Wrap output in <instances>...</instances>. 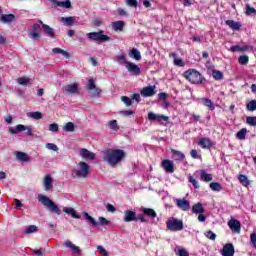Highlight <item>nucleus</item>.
I'll use <instances>...</instances> for the list:
<instances>
[{
    "label": "nucleus",
    "instance_id": "nucleus-1",
    "mask_svg": "<svg viewBox=\"0 0 256 256\" xmlns=\"http://www.w3.org/2000/svg\"><path fill=\"white\" fill-rule=\"evenodd\" d=\"M125 151L121 149H110L104 152L102 160L108 163L110 167H117L125 159Z\"/></svg>",
    "mask_w": 256,
    "mask_h": 256
},
{
    "label": "nucleus",
    "instance_id": "nucleus-2",
    "mask_svg": "<svg viewBox=\"0 0 256 256\" xmlns=\"http://www.w3.org/2000/svg\"><path fill=\"white\" fill-rule=\"evenodd\" d=\"M184 77L193 85H203L205 78L195 69H189L184 72Z\"/></svg>",
    "mask_w": 256,
    "mask_h": 256
},
{
    "label": "nucleus",
    "instance_id": "nucleus-3",
    "mask_svg": "<svg viewBox=\"0 0 256 256\" xmlns=\"http://www.w3.org/2000/svg\"><path fill=\"white\" fill-rule=\"evenodd\" d=\"M38 201L39 203H42L44 207H47L48 211H50L51 213H55L56 215H61V208H59V206H57L55 202L50 200L49 197L43 194H40L38 195Z\"/></svg>",
    "mask_w": 256,
    "mask_h": 256
},
{
    "label": "nucleus",
    "instance_id": "nucleus-4",
    "mask_svg": "<svg viewBox=\"0 0 256 256\" xmlns=\"http://www.w3.org/2000/svg\"><path fill=\"white\" fill-rule=\"evenodd\" d=\"M89 175V164L85 162H80L78 164V169L72 172V177L74 179H86Z\"/></svg>",
    "mask_w": 256,
    "mask_h": 256
},
{
    "label": "nucleus",
    "instance_id": "nucleus-5",
    "mask_svg": "<svg viewBox=\"0 0 256 256\" xmlns=\"http://www.w3.org/2000/svg\"><path fill=\"white\" fill-rule=\"evenodd\" d=\"M86 37L90 41H96L97 43H107V41H111V37L103 34V31L87 33Z\"/></svg>",
    "mask_w": 256,
    "mask_h": 256
},
{
    "label": "nucleus",
    "instance_id": "nucleus-6",
    "mask_svg": "<svg viewBox=\"0 0 256 256\" xmlns=\"http://www.w3.org/2000/svg\"><path fill=\"white\" fill-rule=\"evenodd\" d=\"M166 227L169 231H183V220L172 217L167 220Z\"/></svg>",
    "mask_w": 256,
    "mask_h": 256
},
{
    "label": "nucleus",
    "instance_id": "nucleus-7",
    "mask_svg": "<svg viewBox=\"0 0 256 256\" xmlns=\"http://www.w3.org/2000/svg\"><path fill=\"white\" fill-rule=\"evenodd\" d=\"M194 177H199L200 181H204V183H209V182L213 181V174H209L205 170L195 171Z\"/></svg>",
    "mask_w": 256,
    "mask_h": 256
},
{
    "label": "nucleus",
    "instance_id": "nucleus-8",
    "mask_svg": "<svg viewBox=\"0 0 256 256\" xmlns=\"http://www.w3.org/2000/svg\"><path fill=\"white\" fill-rule=\"evenodd\" d=\"M148 119H149V121H158V123H161V125H163L164 123H167V121H169L168 116L161 115V114H155V112H149Z\"/></svg>",
    "mask_w": 256,
    "mask_h": 256
},
{
    "label": "nucleus",
    "instance_id": "nucleus-9",
    "mask_svg": "<svg viewBox=\"0 0 256 256\" xmlns=\"http://www.w3.org/2000/svg\"><path fill=\"white\" fill-rule=\"evenodd\" d=\"M176 206L181 211H190L191 210V203L185 198H177L175 200Z\"/></svg>",
    "mask_w": 256,
    "mask_h": 256
},
{
    "label": "nucleus",
    "instance_id": "nucleus-10",
    "mask_svg": "<svg viewBox=\"0 0 256 256\" xmlns=\"http://www.w3.org/2000/svg\"><path fill=\"white\" fill-rule=\"evenodd\" d=\"M63 91L65 95H75L76 93H79V83H72L68 84L63 87Z\"/></svg>",
    "mask_w": 256,
    "mask_h": 256
},
{
    "label": "nucleus",
    "instance_id": "nucleus-11",
    "mask_svg": "<svg viewBox=\"0 0 256 256\" xmlns=\"http://www.w3.org/2000/svg\"><path fill=\"white\" fill-rule=\"evenodd\" d=\"M126 69L130 73V75H134L135 77L141 75V68L139 67V65L133 62H128L126 65Z\"/></svg>",
    "mask_w": 256,
    "mask_h": 256
},
{
    "label": "nucleus",
    "instance_id": "nucleus-12",
    "mask_svg": "<svg viewBox=\"0 0 256 256\" xmlns=\"http://www.w3.org/2000/svg\"><path fill=\"white\" fill-rule=\"evenodd\" d=\"M38 23H40L41 27H42V31L43 33H45V35L47 37H50V39H55V29L51 28V26L43 23V21L38 20Z\"/></svg>",
    "mask_w": 256,
    "mask_h": 256
},
{
    "label": "nucleus",
    "instance_id": "nucleus-13",
    "mask_svg": "<svg viewBox=\"0 0 256 256\" xmlns=\"http://www.w3.org/2000/svg\"><path fill=\"white\" fill-rule=\"evenodd\" d=\"M162 169L166 171V173H175V163L172 160L166 159L161 163Z\"/></svg>",
    "mask_w": 256,
    "mask_h": 256
},
{
    "label": "nucleus",
    "instance_id": "nucleus-14",
    "mask_svg": "<svg viewBox=\"0 0 256 256\" xmlns=\"http://www.w3.org/2000/svg\"><path fill=\"white\" fill-rule=\"evenodd\" d=\"M228 227H230L233 233H237L238 235L241 233V222L239 220L231 219L228 222Z\"/></svg>",
    "mask_w": 256,
    "mask_h": 256
},
{
    "label": "nucleus",
    "instance_id": "nucleus-15",
    "mask_svg": "<svg viewBox=\"0 0 256 256\" xmlns=\"http://www.w3.org/2000/svg\"><path fill=\"white\" fill-rule=\"evenodd\" d=\"M123 221L125 223H131V221H137V212H135L133 210H126L124 212Z\"/></svg>",
    "mask_w": 256,
    "mask_h": 256
},
{
    "label": "nucleus",
    "instance_id": "nucleus-16",
    "mask_svg": "<svg viewBox=\"0 0 256 256\" xmlns=\"http://www.w3.org/2000/svg\"><path fill=\"white\" fill-rule=\"evenodd\" d=\"M221 255L222 256H233L235 255V247L233 244H226L223 246L221 250Z\"/></svg>",
    "mask_w": 256,
    "mask_h": 256
},
{
    "label": "nucleus",
    "instance_id": "nucleus-17",
    "mask_svg": "<svg viewBox=\"0 0 256 256\" xmlns=\"http://www.w3.org/2000/svg\"><path fill=\"white\" fill-rule=\"evenodd\" d=\"M155 86H147L142 88V90L140 91V95H142V97H153V95H155Z\"/></svg>",
    "mask_w": 256,
    "mask_h": 256
},
{
    "label": "nucleus",
    "instance_id": "nucleus-18",
    "mask_svg": "<svg viewBox=\"0 0 256 256\" xmlns=\"http://www.w3.org/2000/svg\"><path fill=\"white\" fill-rule=\"evenodd\" d=\"M79 155H80V157H82V159H87L89 161H93V159H95V153L89 151L86 148H82L79 151Z\"/></svg>",
    "mask_w": 256,
    "mask_h": 256
},
{
    "label": "nucleus",
    "instance_id": "nucleus-19",
    "mask_svg": "<svg viewBox=\"0 0 256 256\" xmlns=\"http://www.w3.org/2000/svg\"><path fill=\"white\" fill-rule=\"evenodd\" d=\"M64 245H65V247H67L68 249H71V251H72L75 255H81V248H79V246H76L75 244H73V242H71L70 240H65V241H64Z\"/></svg>",
    "mask_w": 256,
    "mask_h": 256
},
{
    "label": "nucleus",
    "instance_id": "nucleus-20",
    "mask_svg": "<svg viewBox=\"0 0 256 256\" xmlns=\"http://www.w3.org/2000/svg\"><path fill=\"white\" fill-rule=\"evenodd\" d=\"M44 191H51L53 189V179L51 174H47L43 180Z\"/></svg>",
    "mask_w": 256,
    "mask_h": 256
},
{
    "label": "nucleus",
    "instance_id": "nucleus-21",
    "mask_svg": "<svg viewBox=\"0 0 256 256\" xmlns=\"http://www.w3.org/2000/svg\"><path fill=\"white\" fill-rule=\"evenodd\" d=\"M51 2L54 7H63L64 9H71L70 0H65V1L51 0Z\"/></svg>",
    "mask_w": 256,
    "mask_h": 256
},
{
    "label": "nucleus",
    "instance_id": "nucleus-22",
    "mask_svg": "<svg viewBox=\"0 0 256 256\" xmlns=\"http://www.w3.org/2000/svg\"><path fill=\"white\" fill-rule=\"evenodd\" d=\"M198 145L202 147V149H211L213 142L209 138H201L198 142Z\"/></svg>",
    "mask_w": 256,
    "mask_h": 256
},
{
    "label": "nucleus",
    "instance_id": "nucleus-23",
    "mask_svg": "<svg viewBox=\"0 0 256 256\" xmlns=\"http://www.w3.org/2000/svg\"><path fill=\"white\" fill-rule=\"evenodd\" d=\"M21 131H27V127L23 124H18L15 127L9 128V133H11V135H17V133H21Z\"/></svg>",
    "mask_w": 256,
    "mask_h": 256
},
{
    "label": "nucleus",
    "instance_id": "nucleus-24",
    "mask_svg": "<svg viewBox=\"0 0 256 256\" xmlns=\"http://www.w3.org/2000/svg\"><path fill=\"white\" fill-rule=\"evenodd\" d=\"M15 155L18 161H22L24 163H29V161H31V156H28L25 152H15Z\"/></svg>",
    "mask_w": 256,
    "mask_h": 256
},
{
    "label": "nucleus",
    "instance_id": "nucleus-25",
    "mask_svg": "<svg viewBox=\"0 0 256 256\" xmlns=\"http://www.w3.org/2000/svg\"><path fill=\"white\" fill-rule=\"evenodd\" d=\"M128 55L131 59H135V61H141V52L137 48H132Z\"/></svg>",
    "mask_w": 256,
    "mask_h": 256
},
{
    "label": "nucleus",
    "instance_id": "nucleus-26",
    "mask_svg": "<svg viewBox=\"0 0 256 256\" xmlns=\"http://www.w3.org/2000/svg\"><path fill=\"white\" fill-rule=\"evenodd\" d=\"M200 101L202 105H204V107H207L210 111H215V104H213V101H211V99L201 98Z\"/></svg>",
    "mask_w": 256,
    "mask_h": 256
},
{
    "label": "nucleus",
    "instance_id": "nucleus-27",
    "mask_svg": "<svg viewBox=\"0 0 256 256\" xmlns=\"http://www.w3.org/2000/svg\"><path fill=\"white\" fill-rule=\"evenodd\" d=\"M62 210L67 215H71L73 217V219H81V216L79 214H77V212H75V209L72 207H63Z\"/></svg>",
    "mask_w": 256,
    "mask_h": 256
},
{
    "label": "nucleus",
    "instance_id": "nucleus-28",
    "mask_svg": "<svg viewBox=\"0 0 256 256\" xmlns=\"http://www.w3.org/2000/svg\"><path fill=\"white\" fill-rule=\"evenodd\" d=\"M192 213H195L196 215L205 213V208H203V204L200 202L194 204L192 206Z\"/></svg>",
    "mask_w": 256,
    "mask_h": 256
},
{
    "label": "nucleus",
    "instance_id": "nucleus-29",
    "mask_svg": "<svg viewBox=\"0 0 256 256\" xmlns=\"http://www.w3.org/2000/svg\"><path fill=\"white\" fill-rule=\"evenodd\" d=\"M83 217H84L85 221H87V223H89L93 227H97V225H99L97 220H95V218H93L91 215H89V213L83 212Z\"/></svg>",
    "mask_w": 256,
    "mask_h": 256
},
{
    "label": "nucleus",
    "instance_id": "nucleus-30",
    "mask_svg": "<svg viewBox=\"0 0 256 256\" xmlns=\"http://www.w3.org/2000/svg\"><path fill=\"white\" fill-rule=\"evenodd\" d=\"M249 49H251L250 46L241 47L239 45H236V46H231L229 51H231V53H235L237 51H238V53H243L245 51H249Z\"/></svg>",
    "mask_w": 256,
    "mask_h": 256
},
{
    "label": "nucleus",
    "instance_id": "nucleus-31",
    "mask_svg": "<svg viewBox=\"0 0 256 256\" xmlns=\"http://www.w3.org/2000/svg\"><path fill=\"white\" fill-rule=\"evenodd\" d=\"M142 213L147 217H150V219H155V217H157V212L151 208H142Z\"/></svg>",
    "mask_w": 256,
    "mask_h": 256
},
{
    "label": "nucleus",
    "instance_id": "nucleus-32",
    "mask_svg": "<svg viewBox=\"0 0 256 256\" xmlns=\"http://www.w3.org/2000/svg\"><path fill=\"white\" fill-rule=\"evenodd\" d=\"M226 25H228L230 29H233V31H239V29H241V23L235 22L233 20H227Z\"/></svg>",
    "mask_w": 256,
    "mask_h": 256
},
{
    "label": "nucleus",
    "instance_id": "nucleus-33",
    "mask_svg": "<svg viewBox=\"0 0 256 256\" xmlns=\"http://www.w3.org/2000/svg\"><path fill=\"white\" fill-rule=\"evenodd\" d=\"M0 21H2V23H13V21H15V15L4 14L1 16Z\"/></svg>",
    "mask_w": 256,
    "mask_h": 256
},
{
    "label": "nucleus",
    "instance_id": "nucleus-34",
    "mask_svg": "<svg viewBox=\"0 0 256 256\" xmlns=\"http://www.w3.org/2000/svg\"><path fill=\"white\" fill-rule=\"evenodd\" d=\"M124 27H125V22L123 21H115L112 23L113 31H123Z\"/></svg>",
    "mask_w": 256,
    "mask_h": 256
},
{
    "label": "nucleus",
    "instance_id": "nucleus-35",
    "mask_svg": "<svg viewBox=\"0 0 256 256\" xmlns=\"http://www.w3.org/2000/svg\"><path fill=\"white\" fill-rule=\"evenodd\" d=\"M238 180L241 183V185H243V187H248L251 185V182L249 181V178H247L246 175L240 174L238 176Z\"/></svg>",
    "mask_w": 256,
    "mask_h": 256
},
{
    "label": "nucleus",
    "instance_id": "nucleus-36",
    "mask_svg": "<svg viewBox=\"0 0 256 256\" xmlns=\"http://www.w3.org/2000/svg\"><path fill=\"white\" fill-rule=\"evenodd\" d=\"M90 91V97H92V99H98V97H101V93H103V90L99 87H96Z\"/></svg>",
    "mask_w": 256,
    "mask_h": 256
},
{
    "label": "nucleus",
    "instance_id": "nucleus-37",
    "mask_svg": "<svg viewBox=\"0 0 256 256\" xmlns=\"http://www.w3.org/2000/svg\"><path fill=\"white\" fill-rule=\"evenodd\" d=\"M52 53H54V55H63V57H66V59H69L70 57L69 52L61 48H53Z\"/></svg>",
    "mask_w": 256,
    "mask_h": 256
},
{
    "label": "nucleus",
    "instance_id": "nucleus-38",
    "mask_svg": "<svg viewBox=\"0 0 256 256\" xmlns=\"http://www.w3.org/2000/svg\"><path fill=\"white\" fill-rule=\"evenodd\" d=\"M27 117L30 119H35L36 121H39V119H43V114L41 112H28Z\"/></svg>",
    "mask_w": 256,
    "mask_h": 256
},
{
    "label": "nucleus",
    "instance_id": "nucleus-39",
    "mask_svg": "<svg viewBox=\"0 0 256 256\" xmlns=\"http://www.w3.org/2000/svg\"><path fill=\"white\" fill-rule=\"evenodd\" d=\"M247 137V128H242L240 131L236 133V138L239 139V141H245Z\"/></svg>",
    "mask_w": 256,
    "mask_h": 256
},
{
    "label": "nucleus",
    "instance_id": "nucleus-40",
    "mask_svg": "<svg viewBox=\"0 0 256 256\" xmlns=\"http://www.w3.org/2000/svg\"><path fill=\"white\" fill-rule=\"evenodd\" d=\"M61 21H62V23H64V25L66 27H71L75 23V18H73L71 16L70 17H62Z\"/></svg>",
    "mask_w": 256,
    "mask_h": 256
},
{
    "label": "nucleus",
    "instance_id": "nucleus-41",
    "mask_svg": "<svg viewBox=\"0 0 256 256\" xmlns=\"http://www.w3.org/2000/svg\"><path fill=\"white\" fill-rule=\"evenodd\" d=\"M63 131L65 133H73L75 131V124L73 122H68L63 126Z\"/></svg>",
    "mask_w": 256,
    "mask_h": 256
},
{
    "label": "nucleus",
    "instance_id": "nucleus-42",
    "mask_svg": "<svg viewBox=\"0 0 256 256\" xmlns=\"http://www.w3.org/2000/svg\"><path fill=\"white\" fill-rule=\"evenodd\" d=\"M37 231H39V228L35 225H30L26 228V230L24 231L25 235H31V233H37Z\"/></svg>",
    "mask_w": 256,
    "mask_h": 256
},
{
    "label": "nucleus",
    "instance_id": "nucleus-43",
    "mask_svg": "<svg viewBox=\"0 0 256 256\" xmlns=\"http://www.w3.org/2000/svg\"><path fill=\"white\" fill-rule=\"evenodd\" d=\"M17 83L18 85H23L24 87H26V85H29V83H31V78L20 77L17 79Z\"/></svg>",
    "mask_w": 256,
    "mask_h": 256
},
{
    "label": "nucleus",
    "instance_id": "nucleus-44",
    "mask_svg": "<svg viewBox=\"0 0 256 256\" xmlns=\"http://www.w3.org/2000/svg\"><path fill=\"white\" fill-rule=\"evenodd\" d=\"M247 111H256V100H251L246 104Z\"/></svg>",
    "mask_w": 256,
    "mask_h": 256
},
{
    "label": "nucleus",
    "instance_id": "nucleus-45",
    "mask_svg": "<svg viewBox=\"0 0 256 256\" xmlns=\"http://www.w3.org/2000/svg\"><path fill=\"white\" fill-rule=\"evenodd\" d=\"M175 253L177 256H189V252H187V250L181 247H177L175 249Z\"/></svg>",
    "mask_w": 256,
    "mask_h": 256
},
{
    "label": "nucleus",
    "instance_id": "nucleus-46",
    "mask_svg": "<svg viewBox=\"0 0 256 256\" xmlns=\"http://www.w3.org/2000/svg\"><path fill=\"white\" fill-rule=\"evenodd\" d=\"M173 155L176 157V161H183L185 159V154H183L181 151L172 150Z\"/></svg>",
    "mask_w": 256,
    "mask_h": 256
},
{
    "label": "nucleus",
    "instance_id": "nucleus-47",
    "mask_svg": "<svg viewBox=\"0 0 256 256\" xmlns=\"http://www.w3.org/2000/svg\"><path fill=\"white\" fill-rule=\"evenodd\" d=\"M247 125H250V127H256V116H248L246 118Z\"/></svg>",
    "mask_w": 256,
    "mask_h": 256
},
{
    "label": "nucleus",
    "instance_id": "nucleus-48",
    "mask_svg": "<svg viewBox=\"0 0 256 256\" xmlns=\"http://www.w3.org/2000/svg\"><path fill=\"white\" fill-rule=\"evenodd\" d=\"M97 87V85L95 84V80H93V78L88 80V84L86 85V89L88 91H93V89H95Z\"/></svg>",
    "mask_w": 256,
    "mask_h": 256
},
{
    "label": "nucleus",
    "instance_id": "nucleus-49",
    "mask_svg": "<svg viewBox=\"0 0 256 256\" xmlns=\"http://www.w3.org/2000/svg\"><path fill=\"white\" fill-rule=\"evenodd\" d=\"M117 62L119 63V65H126V66L129 63L127 62V58L123 54L117 56Z\"/></svg>",
    "mask_w": 256,
    "mask_h": 256
},
{
    "label": "nucleus",
    "instance_id": "nucleus-50",
    "mask_svg": "<svg viewBox=\"0 0 256 256\" xmlns=\"http://www.w3.org/2000/svg\"><path fill=\"white\" fill-rule=\"evenodd\" d=\"M212 75L216 81H221V79H223V72L219 70H214L212 72Z\"/></svg>",
    "mask_w": 256,
    "mask_h": 256
},
{
    "label": "nucleus",
    "instance_id": "nucleus-51",
    "mask_svg": "<svg viewBox=\"0 0 256 256\" xmlns=\"http://www.w3.org/2000/svg\"><path fill=\"white\" fill-rule=\"evenodd\" d=\"M28 37L30 39H33V41L40 39L41 38V34H39L38 32L32 31L30 30V32L28 33Z\"/></svg>",
    "mask_w": 256,
    "mask_h": 256
},
{
    "label": "nucleus",
    "instance_id": "nucleus-52",
    "mask_svg": "<svg viewBox=\"0 0 256 256\" xmlns=\"http://www.w3.org/2000/svg\"><path fill=\"white\" fill-rule=\"evenodd\" d=\"M246 15L248 16L256 15V9L251 7L250 4H246Z\"/></svg>",
    "mask_w": 256,
    "mask_h": 256
},
{
    "label": "nucleus",
    "instance_id": "nucleus-53",
    "mask_svg": "<svg viewBox=\"0 0 256 256\" xmlns=\"http://www.w3.org/2000/svg\"><path fill=\"white\" fill-rule=\"evenodd\" d=\"M210 189L212 191H221L223 189V187H221V184H219L217 182H212V183H210Z\"/></svg>",
    "mask_w": 256,
    "mask_h": 256
},
{
    "label": "nucleus",
    "instance_id": "nucleus-54",
    "mask_svg": "<svg viewBox=\"0 0 256 256\" xmlns=\"http://www.w3.org/2000/svg\"><path fill=\"white\" fill-rule=\"evenodd\" d=\"M121 101L124 102L126 107H131V105H133V100L127 96H122Z\"/></svg>",
    "mask_w": 256,
    "mask_h": 256
},
{
    "label": "nucleus",
    "instance_id": "nucleus-55",
    "mask_svg": "<svg viewBox=\"0 0 256 256\" xmlns=\"http://www.w3.org/2000/svg\"><path fill=\"white\" fill-rule=\"evenodd\" d=\"M205 237H207V239H210V241H215V239H217V234H215L213 231L209 230V231L205 232Z\"/></svg>",
    "mask_w": 256,
    "mask_h": 256
},
{
    "label": "nucleus",
    "instance_id": "nucleus-56",
    "mask_svg": "<svg viewBox=\"0 0 256 256\" xmlns=\"http://www.w3.org/2000/svg\"><path fill=\"white\" fill-rule=\"evenodd\" d=\"M98 221L100 223V225H102L103 227H106L107 225H111V221L107 220L105 217L100 216L98 218Z\"/></svg>",
    "mask_w": 256,
    "mask_h": 256
},
{
    "label": "nucleus",
    "instance_id": "nucleus-57",
    "mask_svg": "<svg viewBox=\"0 0 256 256\" xmlns=\"http://www.w3.org/2000/svg\"><path fill=\"white\" fill-rule=\"evenodd\" d=\"M238 61H239L240 65H247V63H249V56L242 55L239 57Z\"/></svg>",
    "mask_w": 256,
    "mask_h": 256
},
{
    "label": "nucleus",
    "instance_id": "nucleus-58",
    "mask_svg": "<svg viewBox=\"0 0 256 256\" xmlns=\"http://www.w3.org/2000/svg\"><path fill=\"white\" fill-rule=\"evenodd\" d=\"M48 130L51 131L52 133H57L59 131V124L57 123H52L48 126Z\"/></svg>",
    "mask_w": 256,
    "mask_h": 256
},
{
    "label": "nucleus",
    "instance_id": "nucleus-59",
    "mask_svg": "<svg viewBox=\"0 0 256 256\" xmlns=\"http://www.w3.org/2000/svg\"><path fill=\"white\" fill-rule=\"evenodd\" d=\"M188 181L193 185L194 189H199V182L193 176H189Z\"/></svg>",
    "mask_w": 256,
    "mask_h": 256
},
{
    "label": "nucleus",
    "instance_id": "nucleus-60",
    "mask_svg": "<svg viewBox=\"0 0 256 256\" xmlns=\"http://www.w3.org/2000/svg\"><path fill=\"white\" fill-rule=\"evenodd\" d=\"M109 127L110 129H112L113 131H119V125H117V120H111L109 122Z\"/></svg>",
    "mask_w": 256,
    "mask_h": 256
},
{
    "label": "nucleus",
    "instance_id": "nucleus-61",
    "mask_svg": "<svg viewBox=\"0 0 256 256\" xmlns=\"http://www.w3.org/2000/svg\"><path fill=\"white\" fill-rule=\"evenodd\" d=\"M97 251H99L102 256H109V252L101 245L97 246Z\"/></svg>",
    "mask_w": 256,
    "mask_h": 256
},
{
    "label": "nucleus",
    "instance_id": "nucleus-62",
    "mask_svg": "<svg viewBox=\"0 0 256 256\" xmlns=\"http://www.w3.org/2000/svg\"><path fill=\"white\" fill-rule=\"evenodd\" d=\"M46 149H49V151H59V147H57V145L53 143H47Z\"/></svg>",
    "mask_w": 256,
    "mask_h": 256
},
{
    "label": "nucleus",
    "instance_id": "nucleus-63",
    "mask_svg": "<svg viewBox=\"0 0 256 256\" xmlns=\"http://www.w3.org/2000/svg\"><path fill=\"white\" fill-rule=\"evenodd\" d=\"M126 4L129 5V7H137V5H139L137 0H126Z\"/></svg>",
    "mask_w": 256,
    "mask_h": 256
},
{
    "label": "nucleus",
    "instance_id": "nucleus-64",
    "mask_svg": "<svg viewBox=\"0 0 256 256\" xmlns=\"http://www.w3.org/2000/svg\"><path fill=\"white\" fill-rule=\"evenodd\" d=\"M250 241H251L253 247H255V249H256V233L251 234Z\"/></svg>",
    "mask_w": 256,
    "mask_h": 256
}]
</instances>
